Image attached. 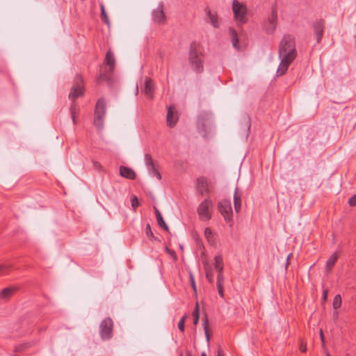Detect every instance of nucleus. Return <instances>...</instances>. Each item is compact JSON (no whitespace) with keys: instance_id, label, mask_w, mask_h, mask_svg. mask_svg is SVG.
Here are the masks:
<instances>
[{"instance_id":"393cba45","label":"nucleus","mask_w":356,"mask_h":356,"mask_svg":"<svg viewBox=\"0 0 356 356\" xmlns=\"http://www.w3.org/2000/svg\"><path fill=\"white\" fill-rule=\"evenodd\" d=\"M100 8H101V14H100L101 18L106 24H107L108 25L109 19H108V17L106 13L104 6L103 4H101Z\"/></svg>"},{"instance_id":"4468645a","label":"nucleus","mask_w":356,"mask_h":356,"mask_svg":"<svg viewBox=\"0 0 356 356\" xmlns=\"http://www.w3.org/2000/svg\"><path fill=\"white\" fill-rule=\"evenodd\" d=\"M120 175L127 179H135L136 173L135 172L130 168L126 166H120Z\"/></svg>"},{"instance_id":"5701e85b","label":"nucleus","mask_w":356,"mask_h":356,"mask_svg":"<svg viewBox=\"0 0 356 356\" xmlns=\"http://www.w3.org/2000/svg\"><path fill=\"white\" fill-rule=\"evenodd\" d=\"M145 160L146 165L148 169L153 168V167L155 166L153 159L152 158V156L149 154H146L145 155Z\"/></svg>"},{"instance_id":"5fc2aeb1","label":"nucleus","mask_w":356,"mask_h":356,"mask_svg":"<svg viewBox=\"0 0 356 356\" xmlns=\"http://www.w3.org/2000/svg\"><path fill=\"white\" fill-rule=\"evenodd\" d=\"M289 264V257H287V261H286V266H287Z\"/></svg>"},{"instance_id":"4be33fe9","label":"nucleus","mask_w":356,"mask_h":356,"mask_svg":"<svg viewBox=\"0 0 356 356\" xmlns=\"http://www.w3.org/2000/svg\"><path fill=\"white\" fill-rule=\"evenodd\" d=\"M215 268L217 271L223 270V261L222 255L215 257Z\"/></svg>"},{"instance_id":"c85d7f7f","label":"nucleus","mask_w":356,"mask_h":356,"mask_svg":"<svg viewBox=\"0 0 356 356\" xmlns=\"http://www.w3.org/2000/svg\"><path fill=\"white\" fill-rule=\"evenodd\" d=\"M232 33V41L233 46L236 48H238V39L237 36V33L235 31L231 30Z\"/></svg>"},{"instance_id":"aec40b11","label":"nucleus","mask_w":356,"mask_h":356,"mask_svg":"<svg viewBox=\"0 0 356 356\" xmlns=\"http://www.w3.org/2000/svg\"><path fill=\"white\" fill-rule=\"evenodd\" d=\"M207 14L208 17L209 18L210 23L213 25V27L218 28L219 26L218 17L216 13H211V11L208 9L207 11Z\"/></svg>"},{"instance_id":"f8f14e48","label":"nucleus","mask_w":356,"mask_h":356,"mask_svg":"<svg viewBox=\"0 0 356 356\" xmlns=\"http://www.w3.org/2000/svg\"><path fill=\"white\" fill-rule=\"evenodd\" d=\"M325 22L323 19L316 20L314 24V29L316 37L317 42H319L322 38Z\"/></svg>"},{"instance_id":"3c124183","label":"nucleus","mask_w":356,"mask_h":356,"mask_svg":"<svg viewBox=\"0 0 356 356\" xmlns=\"http://www.w3.org/2000/svg\"><path fill=\"white\" fill-rule=\"evenodd\" d=\"M327 290H324L323 291V298L324 300L327 299Z\"/></svg>"},{"instance_id":"0eeeda50","label":"nucleus","mask_w":356,"mask_h":356,"mask_svg":"<svg viewBox=\"0 0 356 356\" xmlns=\"http://www.w3.org/2000/svg\"><path fill=\"white\" fill-rule=\"evenodd\" d=\"M218 211L223 216L227 223H232L233 220V212L231 202L227 200H222L218 203Z\"/></svg>"},{"instance_id":"f704fd0d","label":"nucleus","mask_w":356,"mask_h":356,"mask_svg":"<svg viewBox=\"0 0 356 356\" xmlns=\"http://www.w3.org/2000/svg\"><path fill=\"white\" fill-rule=\"evenodd\" d=\"M131 207L134 210H136L139 205L138 200L136 195H132L131 197Z\"/></svg>"},{"instance_id":"412c9836","label":"nucleus","mask_w":356,"mask_h":356,"mask_svg":"<svg viewBox=\"0 0 356 356\" xmlns=\"http://www.w3.org/2000/svg\"><path fill=\"white\" fill-rule=\"evenodd\" d=\"M15 288L8 287L3 289L0 293V298L2 299H8L14 293Z\"/></svg>"},{"instance_id":"9d476101","label":"nucleus","mask_w":356,"mask_h":356,"mask_svg":"<svg viewBox=\"0 0 356 356\" xmlns=\"http://www.w3.org/2000/svg\"><path fill=\"white\" fill-rule=\"evenodd\" d=\"M152 19L154 23L158 24H164L166 21V17L163 11V4L159 3L158 6L152 11Z\"/></svg>"},{"instance_id":"7ed1b4c3","label":"nucleus","mask_w":356,"mask_h":356,"mask_svg":"<svg viewBox=\"0 0 356 356\" xmlns=\"http://www.w3.org/2000/svg\"><path fill=\"white\" fill-rule=\"evenodd\" d=\"M106 115V102L104 99L97 100L95 111L94 124L98 129H102L104 127V120Z\"/></svg>"},{"instance_id":"9b49d317","label":"nucleus","mask_w":356,"mask_h":356,"mask_svg":"<svg viewBox=\"0 0 356 356\" xmlns=\"http://www.w3.org/2000/svg\"><path fill=\"white\" fill-rule=\"evenodd\" d=\"M197 191L202 195H209V190L205 177H202L197 179Z\"/></svg>"},{"instance_id":"f257e3e1","label":"nucleus","mask_w":356,"mask_h":356,"mask_svg":"<svg viewBox=\"0 0 356 356\" xmlns=\"http://www.w3.org/2000/svg\"><path fill=\"white\" fill-rule=\"evenodd\" d=\"M297 56L295 38L293 35H285L280 42L279 58L280 63L277 70L278 76L283 75Z\"/></svg>"},{"instance_id":"49530a36","label":"nucleus","mask_w":356,"mask_h":356,"mask_svg":"<svg viewBox=\"0 0 356 356\" xmlns=\"http://www.w3.org/2000/svg\"><path fill=\"white\" fill-rule=\"evenodd\" d=\"M76 116L77 115H71V118H72V122H73L74 124H77Z\"/></svg>"},{"instance_id":"4c0bfd02","label":"nucleus","mask_w":356,"mask_h":356,"mask_svg":"<svg viewBox=\"0 0 356 356\" xmlns=\"http://www.w3.org/2000/svg\"><path fill=\"white\" fill-rule=\"evenodd\" d=\"M348 203L351 207H354L356 205V194L349 199Z\"/></svg>"},{"instance_id":"b1692460","label":"nucleus","mask_w":356,"mask_h":356,"mask_svg":"<svg viewBox=\"0 0 356 356\" xmlns=\"http://www.w3.org/2000/svg\"><path fill=\"white\" fill-rule=\"evenodd\" d=\"M13 265L11 264H1L0 265V275H4L7 272L11 269Z\"/></svg>"},{"instance_id":"ddd939ff","label":"nucleus","mask_w":356,"mask_h":356,"mask_svg":"<svg viewBox=\"0 0 356 356\" xmlns=\"http://www.w3.org/2000/svg\"><path fill=\"white\" fill-rule=\"evenodd\" d=\"M143 92L149 99L153 98L154 88V86L152 83V80L151 79H149V78L146 79Z\"/></svg>"},{"instance_id":"e433bc0d","label":"nucleus","mask_w":356,"mask_h":356,"mask_svg":"<svg viewBox=\"0 0 356 356\" xmlns=\"http://www.w3.org/2000/svg\"><path fill=\"white\" fill-rule=\"evenodd\" d=\"M190 280H191V286H192L194 292L196 293V285H195L194 277L192 274H190Z\"/></svg>"},{"instance_id":"a211bd4d","label":"nucleus","mask_w":356,"mask_h":356,"mask_svg":"<svg viewBox=\"0 0 356 356\" xmlns=\"http://www.w3.org/2000/svg\"><path fill=\"white\" fill-rule=\"evenodd\" d=\"M203 264H204V270H205V273H206V278H207V280L210 283H213V275H213V272L212 268L208 264L207 261H204Z\"/></svg>"},{"instance_id":"c03bdc74","label":"nucleus","mask_w":356,"mask_h":356,"mask_svg":"<svg viewBox=\"0 0 356 356\" xmlns=\"http://www.w3.org/2000/svg\"><path fill=\"white\" fill-rule=\"evenodd\" d=\"M320 337H321V339L322 341V345L324 347L325 346V339H324V335H323V332L322 330H320Z\"/></svg>"},{"instance_id":"2eb2a0df","label":"nucleus","mask_w":356,"mask_h":356,"mask_svg":"<svg viewBox=\"0 0 356 356\" xmlns=\"http://www.w3.org/2000/svg\"><path fill=\"white\" fill-rule=\"evenodd\" d=\"M166 121L170 127H174L177 121V116L174 114V108L172 106H169L168 108Z\"/></svg>"},{"instance_id":"79ce46f5","label":"nucleus","mask_w":356,"mask_h":356,"mask_svg":"<svg viewBox=\"0 0 356 356\" xmlns=\"http://www.w3.org/2000/svg\"><path fill=\"white\" fill-rule=\"evenodd\" d=\"M166 250H167V252H168V253H169V254H170L173 257V259H174L175 260H176V259H177V255H176V254H175V251H173V250H170V249H168V248H166Z\"/></svg>"},{"instance_id":"1a4fd4ad","label":"nucleus","mask_w":356,"mask_h":356,"mask_svg":"<svg viewBox=\"0 0 356 356\" xmlns=\"http://www.w3.org/2000/svg\"><path fill=\"white\" fill-rule=\"evenodd\" d=\"M277 12L275 6L271 9V13L264 24V28L266 33H272L277 26Z\"/></svg>"},{"instance_id":"7c9ffc66","label":"nucleus","mask_w":356,"mask_h":356,"mask_svg":"<svg viewBox=\"0 0 356 356\" xmlns=\"http://www.w3.org/2000/svg\"><path fill=\"white\" fill-rule=\"evenodd\" d=\"M204 332H205L206 340L209 343V340H210V335H209V330H208V319H207V316L205 317V319H204Z\"/></svg>"},{"instance_id":"473e14b6","label":"nucleus","mask_w":356,"mask_h":356,"mask_svg":"<svg viewBox=\"0 0 356 356\" xmlns=\"http://www.w3.org/2000/svg\"><path fill=\"white\" fill-rule=\"evenodd\" d=\"M186 318H187L186 315L183 316L178 323V328L182 332H184V328H185L184 324H185V321H186Z\"/></svg>"},{"instance_id":"de8ad7c7","label":"nucleus","mask_w":356,"mask_h":356,"mask_svg":"<svg viewBox=\"0 0 356 356\" xmlns=\"http://www.w3.org/2000/svg\"><path fill=\"white\" fill-rule=\"evenodd\" d=\"M154 209H155L156 218H159V216H161V213L158 210V209L154 207Z\"/></svg>"},{"instance_id":"58836bf2","label":"nucleus","mask_w":356,"mask_h":356,"mask_svg":"<svg viewBox=\"0 0 356 356\" xmlns=\"http://www.w3.org/2000/svg\"><path fill=\"white\" fill-rule=\"evenodd\" d=\"M218 294L220 297H224L223 285H217Z\"/></svg>"},{"instance_id":"a18cd8bd","label":"nucleus","mask_w":356,"mask_h":356,"mask_svg":"<svg viewBox=\"0 0 356 356\" xmlns=\"http://www.w3.org/2000/svg\"><path fill=\"white\" fill-rule=\"evenodd\" d=\"M217 356H223V350L220 347L218 349Z\"/></svg>"},{"instance_id":"c9c22d12","label":"nucleus","mask_w":356,"mask_h":356,"mask_svg":"<svg viewBox=\"0 0 356 356\" xmlns=\"http://www.w3.org/2000/svg\"><path fill=\"white\" fill-rule=\"evenodd\" d=\"M299 350L302 353H305L307 351V345L302 341H300V342Z\"/></svg>"},{"instance_id":"ea45409f","label":"nucleus","mask_w":356,"mask_h":356,"mask_svg":"<svg viewBox=\"0 0 356 356\" xmlns=\"http://www.w3.org/2000/svg\"><path fill=\"white\" fill-rule=\"evenodd\" d=\"M204 234L207 238H209L210 236H212V231L210 228H205L204 229Z\"/></svg>"},{"instance_id":"6ab92c4d","label":"nucleus","mask_w":356,"mask_h":356,"mask_svg":"<svg viewBox=\"0 0 356 356\" xmlns=\"http://www.w3.org/2000/svg\"><path fill=\"white\" fill-rule=\"evenodd\" d=\"M338 259V254L337 252H334L331 255V257L328 259L326 263L325 270L327 272L331 270L332 267L334 266L337 260Z\"/></svg>"},{"instance_id":"a19ab883","label":"nucleus","mask_w":356,"mask_h":356,"mask_svg":"<svg viewBox=\"0 0 356 356\" xmlns=\"http://www.w3.org/2000/svg\"><path fill=\"white\" fill-rule=\"evenodd\" d=\"M193 317H195V316L199 317V305H198V303H196V306H195V310H194V312L193 313Z\"/></svg>"},{"instance_id":"13d9d810","label":"nucleus","mask_w":356,"mask_h":356,"mask_svg":"<svg viewBox=\"0 0 356 356\" xmlns=\"http://www.w3.org/2000/svg\"><path fill=\"white\" fill-rule=\"evenodd\" d=\"M188 356H192L191 353H188Z\"/></svg>"},{"instance_id":"f03ea898","label":"nucleus","mask_w":356,"mask_h":356,"mask_svg":"<svg viewBox=\"0 0 356 356\" xmlns=\"http://www.w3.org/2000/svg\"><path fill=\"white\" fill-rule=\"evenodd\" d=\"M204 54L200 44L197 42L191 43L188 51V63L192 70L197 74L204 71Z\"/></svg>"},{"instance_id":"603ef678","label":"nucleus","mask_w":356,"mask_h":356,"mask_svg":"<svg viewBox=\"0 0 356 356\" xmlns=\"http://www.w3.org/2000/svg\"><path fill=\"white\" fill-rule=\"evenodd\" d=\"M103 77H104V75H103V74H101V75L99 76V79H98V80H97V81H100V79H103Z\"/></svg>"},{"instance_id":"423d86ee","label":"nucleus","mask_w":356,"mask_h":356,"mask_svg":"<svg viewBox=\"0 0 356 356\" xmlns=\"http://www.w3.org/2000/svg\"><path fill=\"white\" fill-rule=\"evenodd\" d=\"M84 94L83 80L80 75L74 79V82L69 94V99L74 102L76 99L82 97Z\"/></svg>"},{"instance_id":"4d7b16f0","label":"nucleus","mask_w":356,"mask_h":356,"mask_svg":"<svg viewBox=\"0 0 356 356\" xmlns=\"http://www.w3.org/2000/svg\"><path fill=\"white\" fill-rule=\"evenodd\" d=\"M179 356H183L182 353H180Z\"/></svg>"},{"instance_id":"09e8293b","label":"nucleus","mask_w":356,"mask_h":356,"mask_svg":"<svg viewBox=\"0 0 356 356\" xmlns=\"http://www.w3.org/2000/svg\"><path fill=\"white\" fill-rule=\"evenodd\" d=\"M338 316H339L338 312H334L333 313V319H334V321H337L338 319Z\"/></svg>"},{"instance_id":"cd10ccee","label":"nucleus","mask_w":356,"mask_h":356,"mask_svg":"<svg viewBox=\"0 0 356 356\" xmlns=\"http://www.w3.org/2000/svg\"><path fill=\"white\" fill-rule=\"evenodd\" d=\"M148 170H149V173L151 174V175L156 177L158 180L161 179V175L160 172L158 171L156 166H154L153 168H149Z\"/></svg>"},{"instance_id":"6e6d98bb","label":"nucleus","mask_w":356,"mask_h":356,"mask_svg":"<svg viewBox=\"0 0 356 356\" xmlns=\"http://www.w3.org/2000/svg\"><path fill=\"white\" fill-rule=\"evenodd\" d=\"M326 355L327 356H330V355L328 353H326Z\"/></svg>"},{"instance_id":"39448f33","label":"nucleus","mask_w":356,"mask_h":356,"mask_svg":"<svg viewBox=\"0 0 356 356\" xmlns=\"http://www.w3.org/2000/svg\"><path fill=\"white\" fill-rule=\"evenodd\" d=\"M232 10L235 19L238 23L244 24L247 21L246 6L238 1L237 0H233L232 1Z\"/></svg>"},{"instance_id":"6e6552de","label":"nucleus","mask_w":356,"mask_h":356,"mask_svg":"<svg viewBox=\"0 0 356 356\" xmlns=\"http://www.w3.org/2000/svg\"><path fill=\"white\" fill-rule=\"evenodd\" d=\"M113 322L111 318L104 319L99 325V335L102 340H108L113 336Z\"/></svg>"},{"instance_id":"2f4dec72","label":"nucleus","mask_w":356,"mask_h":356,"mask_svg":"<svg viewBox=\"0 0 356 356\" xmlns=\"http://www.w3.org/2000/svg\"><path fill=\"white\" fill-rule=\"evenodd\" d=\"M156 220H157L158 225L161 227H162L163 229H164L166 231L168 230V227L166 225V223L165 222L162 216H159V218H156Z\"/></svg>"},{"instance_id":"bb28decb","label":"nucleus","mask_w":356,"mask_h":356,"mask_svg":"<svg viewBox=\"0 0 356 356\" xmlns=\"http://www.w3.org/2000/svg\"><path fill=\"white\" fill-rule=\"evenodd\" d=\"M333 307L334 309H338L341 305V298L340 295H336L334 298L333 302H332Z\"/></svg>"},{"instance_id":"20e7f679","label":"nucleus","mask_w":356,"mask_h":356,"mask_svg":"<svg viewBox=\"0 0 356 356\" xmlns=\"http://www.w3.org/2000/svg\"><path fill=\"white\" fill-rule=\"evenodd\" d=\"M213 202L210 199H205L197 207V212L200 220L207 221L211 219Z\"/></svg>"},{"instance_id":"c756f323","label":"nucleus","mask_w":356,"mask_h":356,"mask_svg":"<svg viewBox=\"0 0 356 356\" xmlns=\"http://www.w3.org/2000/svg\"><path fill=\"white\" fill-rule=\"evenodd\" d=\"M79 108L77 104L74 102H72V104L70 107L71 115H77L79 113Z\"/></svg>"},{"instance_id":"8fccbe9b","label":"nucleus","mask_w":356,"mask_h":356,"mask_svg":"<svg viewBox=\"0 0 356 356\" xmlns=\"http://www.w3.org/2000/svg\"><path fill=\"white\" fill-rule=\"evenodd\" d=\"M198 321H199V317H197V316L193 317V323L195 325H197L198 323Z\"/></svg>"},{"instance_id":"37998d69","label":"nucleus","mask_w":356,"mask_h":356,"mask_svg":"<svg viewBox=\"0 0 356 356\" xmlns=\"http://www.w3.org/2000/svg\"><path fill=\"white\" fill-rule=\"evenodd\" d=\"M93 167L95 169H97L98 170H100V169H101V164L99 162H97V161H93Z\"/></svg>"},{"instance_id":"a878e982","label":"nucleus","mask_w":356,"mask_h":356,"mask_svg":"<svg viewBox=\"0 0 356 356\" xmlns=\"http://www.w3.org/2000/svg\"><path fill=\"white\" fill-rule=\"evenodd\" d=\"M145 234H146L147 236L149 238V239L155 240V241L157 240V238L153 234V232L151 229V227H150L149 224L146 225Z\"/></svg>"},{"instance_id":"dca6fc26","label":"nucleus","mask_w":356,"mask_h":356,"mask_svg":"<svg viewBox=\"0 0 356 356\" xmlns=\"http://www.w3.org/2000/svg\"><path fill=\"white\" fill-rule=\"evenodd\" d=\"M104 63L109 66V72L113 73L115 69V59L110 50L106 53Z\"/></svg>"},{"instance_id":"72a5a7b5","label":"nucleus","mask_w":356,"mask_h":356,"mask_svg":"<svg viewBox=\"0 0 356 356\" xmlns=\"http://www.w3.org/2000/svg\"><path fill=\"white\" fill-rule=\"evenodd\" d=\"M224 284V275H223V270L218 271V275H217V285H223Z\"/></svg>"},{"instance_id":"f3484780","label":"nucleus","mask_w":356,"mask_h":356,"mask_svg":"<svg viewBox=\"0 0 356 356\" xmlns=\"http://www.w3.org/2000/svg\"><path fill=\"white\" fill-rule=\"evenodd\" d=\"M234 205L235 211L239 213L241 209V195L238 193L237 188L235 189L234 194Z\"/></svg>"},{"instance_id":"864d4df0","label":"nucleus","mask_w":356,"mask_h":356,"mask_svg":"<svg viewBox=\"0 0 356 356\" xmlns=\"http://www.w3.org/2000/svg\"><path fill=\"white\" fill-rule=\"evenodd\" d=\"M201 356H207V354L204 352H203L202 353Z\"/></svg>"}]
</instances>
